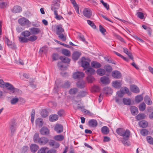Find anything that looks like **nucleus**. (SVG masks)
Returning a JSON list of instances; mask_svg holds the SVG:
<instances>
[{
    "mask_svg": "<svg viewBox=\"0 0 153 153\" xmlns=\"http://www.w3.org/2000/svg\"><path fill=\"white\" fill-rule=\"evenodd\" d=\"M81 53L77 51L74 52L72 55V58L74 60H77L81 55Z\"/></svg>",
    "mask_w": 153,
    "mask_h": 153,
    "instance_id": "2eb2a0df",
    "label": "nucleus"
},
{
    "mask_svg": "<svg viewBox=\"0 0 153 153\" xmlns=\"http://www.w3.org/2000/svg\"><path fill=\"white\" fill-rule=\"evenodd\" d=\"M82 66L84 69L87 68L89 66V62L85 61L82 60L81 61Z\"/></svg>",
    "mask_w": 153,
    "mask_h": 153,
    "instance_id": "cd10ccee",
    "label": "nucleus"
},
{
    "mask_svg": "<svg viewBox=\"0 0 153 153\" xmlns=\"http://www.w3.org/2000/svg\"><path fill=\"white\" fill-rule=\"evenodd\" d=\"M58 119V116L56 114H53L50 116L49 120L50 121L53 122L57 120Z\"/></svg>",
    "mask_w": 153,
    "mask_h": 153,
    "instance_id": "c756f323",
    "label": "nucleus"
},
{
    "mask_svg": "<svg viewBox=\"0 0 153 153\" xmlns=\"http://www.w3.org/2000/svg\"><path fill=\"white\" fill-rule=\"evenodd\" d=\"M83 14L85 16L88 18H90L92 15L91 11L88 8H85L83 10Z\"/></svg>",
    "mask_w": 153,
    "mask_h": 153,
    "instance_id": "39448f33",
    "label": "nucleus"
},
{
    "mask_svg": "<svg viewBox=\"0 0 153 153\" xmlns=\"http://www.w3.org/2000/svg\"><path fill=\"white\" fill-rule=\"evenodd\" d=\"M48 49V48L47 46H44L40 49L39 52L41 53H45L47 52Z\"/></svg>",
    "mask_w": 153,
    "mask_h": 153,
    "instance_id": "49530a36",
    "label": "nucleus"
},
{
    "mask_svg": "<svg viewBox=\"0 0 153 153\" xmlns=\"http://www.w3.org/2000/svg\"><path fill=\"white\" fill-rule=\"evenodd\" d=\"M57 65L59 69L61 70H64L66 69V67L62 65V62H58L57 64Z\"/></svg>",
    "mask_w": 153,
    "mask_h": 153,
    "instance_id": "6e6d98bb",
    "label": "nucleus"
},
{
    "mask_svg": "<svg viewBox=\"0 0 153 153\" xmlns=\"http://www.w3.org/2000/svg\"><path fill=\"white\" fill-rule=\"evenodd\" d=\"M62 53L63 54L66 56H69L71 55L70 51L66 49H62Z\"/></svg>",
    "mask_w": 153,
    "mask_h": 153,
    "instance_id": "72a5a7b5",
    "label": "nucleus"
},
{
    "mask_svg": "<svg viewBox=\"0 0 153 153\" xmlns=\"http://www.w3.org/2000/svg\"><path fill=\"white\" fill-rule=\"evenodd\" d=\"M89 126L93 127H96L97 125V123L96 120L91 119L88 122Z\"/></svg>",
    "mask_w": 153,
    "mask_h": 153,
    "instance_id": "6ab92c4d",
    "label": "nucleus"
},
{
    "mask_svg": "<svg viewBox=\"0 0 153 153\" xmlns=\"http://www.w3.org/2000/svg\"><path fill=\"white\" fill-rule=\"evenodd\" d=\"M84 75V74L82 72L77 71L73 74V77L75 79H79L83 77Z\"/></svg>",
    "mask_w": 153,
    "mask_h": 153,
    "instance_id": "423d86ee",
    "label": "nucleus"
},
{
    "mask_svg": "<svg viewBox=\"0 0 153 153\" xmlns=\"http://www.w3.org/2000/svg\"><path fill=\"white\" fill-rule=\"evenodd\" d=\"M87 94V92L85 91H80L77 94V97L79 98H82L85 96Z\"/></svg>",
    "mask_w": 153,
    "mask_h": 153,
    "instance_id": "a19ab883",
    "label": "nucleus"
},
{
    "mask_svg": "<svg viewBox=\"0 0 153 153\" xmlns=\"http://www.w3.org/2000/svg\"><path fill=\"white\" fill-rule=\"evenodd\" d=\"M22 10L21 7L20 6L17 5L14 6L11 9V11L14 13H20L21 12Z\"/></svg>",
    "mask_w": 153,
    "mask_h": 153,
    "instance_id": "4468645a",
    "label": "nucleus"
},
{
    "mask_svg": "<svg viewBox=\"0 0 153 153\" xmlns=\"http://www.w3.org/2000/svg\"><path fill=\"white\" fill-rule=\"evenodd\" d=\"M76 85L77 86L80 88H82L85 87V83L83 81H78Z\"/></svg>",
    "mask_w": 153,
    "mask_h": 153,
    "instance_id": "2f4dec72",
    "label": "nucleus"
},
{
    "mask_svg": "<svg viewBox=\"0 0 153 153\" xmlns=\"http://www.w3.org/2000/svg\"><path fill=\"white\" fill-rule=\"evenodd\" d=\"M40 132L42 135H48L49 133V130L46 127H43L40 130Z\"/></svg>",
    "mask_w": 153,
    "mask_h": 153,
    "instance_id": "9b49d317",
    "label": "nucleus"
},
{
    "mask_svg": "<svg viewBox=\"0 0 153 153\" xmlns=\"http://www.w3.org/2000/svg\"><path fill=\"white\" fill-rule=\"evenodd\" d=\"M123 101L125 105H129L131 104V100L129 98H123Z\"/></svg>",
    "mask_w": 153,
    "mask_h": 153,
    "instance_id": "ea45409f",
    "label": "nucleus"
},
{
    "mask_svg": "<svg viewBox=\"0 0 153 153\" xmlns=\"http://www.w3.org/2000/svg\"><path fill=\"white\" fill-rule=\"evenodd\" d=\"M88 24L94 29H96V27L94 23L92 21L90 20H87Z\"/></svg>",
    "mask_w": 153,
    "mask_h": 153,
    "instance_id": "4d7b16f0",
    "label": "nucleus"
},
{
    "mask_svg": "<svg viewBox=\"0 0 153 153\" xmlns=\"http://www.w3.org/2000/svg\"><path fill=\"white\" fill-rule=\"evenodd\" d=\"M130 89L132 92L137 93L139 92V89L138 87L136 85H132L130 86Z\"/></svg>",
    "mask_w": 153,
    "mask_h": 153,
    "instance_id": "412c9836",
    "label": "nucleus"
},
{
    "mask_svg": "<svg viewBox=\"0 0 153 153\" xmlns=\"http://www.w3.org/2000/svg\"><path fill=\"white\" fill-rule=\"evenodd\" d=\"M56 29V33L57 35L60 34L64 31V29L62 28V25L61 24L57 25Z\"/></svg>",
    "mask_w": 153,
    "mask_h": 153,
    "instance_id": "f8f14e48",
    "label": "nucleus"
},
{
    "mask_svg": "<svg viewBox=\"0 0 153 153\" xmlns=\"http://www.w3.org/2000/svg\"><path fill=\"white\" fill-rule=\"evenodd\" d=\"M143 99V97L141 95H138L135 97V101L137 103H139Z\"/></svg>",
    "mask_w": 153,
    "mask_h": 153,
    "instance_id": "a18cd8bd",
    "label": "nucleus"
},
{
    "mask_svg": "<svg viewBox=\"0 0 153 153\" xmlns=\"http://www.w3.org/2000/svg\"><path fill=\"white\" fill-rule=\"evenodd\" d=\"M59 59L62 62L66 63H69L70 61V59L65 56H61L59 57Z\"/></svg>",
    "mask_w": 153,
    "mask_h": 153,
    "instance_id": "aec40b11",
    "label": "nucleus"
},
{
    "mask_svg": "<svg viewBox=\"0 0 153 153\" xmlns=\"http://www.w3.org/2000/svg\"><path fill=\"white\" fill-rule=\"evenodd\" d=\"M39 137V134L38 133H36L35 134L33 137V140L35 143H38Z\"/></svg>",
    "mask_w": 153,
    "mask_h": 153,
    "instance_id": "c03bdc74",
    "label": "nucleus"
},
{
    "mask_svg": "<svg viewBox=\"0 0 153 153\" xmlns=\"http://www.w3.org/2000/svg\"><path fill=\"white\" fill-rule=\"evenodd\" d=\"M131 111L133 115H135L138 113V109L135 106H132L131 107Z\"/></svg>",
    "mask_w": 153,
    "mask_h": 153,
    "instance_id": "4be33fe9",
    "label": "nucleus"
},
{
    "mask_svg": "<svg viewBox=\"0 0 153 153\" xmlns=\"http://www.w3.org/2000/svg\"><path fill=\"white\" fill-rule=\"evenodd\" d=\"M49 141V139L45 137H42L39 139L38 143L40 145H45Z\"/></svg>",
    "mask_w": 153,
    "mask_h": 153,
    "instance_id": "20e7f679",
    "label": "nucleus"
},
{
    "mask_svg": "<svg viewBox=\"0 0 153 153\" xmlns=\"http://www.w3.org/2000/svg\"><path fill=\"white\" fill-rule=\"evenodd\" d=\"M101 131L103 134H107L109 132V129L107 127L104 126L102 128Z\"/></svg>",
    "mask_w": 153,
    "mask_h": 153,
    "instance_id": "bb28decb",
    "label": "nucleus"
},
{
    "mask_svg": "<svg viewBox=\"0 0 153 153\" xmlns=\"http://www.w3.org/2000/svg\"><path fill=\"white\" fill-rule=\"evenodd\" d=\"M43 124V122L41 118H38L36 120V126L41 127Z\"/></svg>",
    "mask_w": 153,
    "mask_h": 153,
    "instance_id": "b1692460",
    "label": "nucleus"
},
{
    "mask_svg": "<svg viewBox=\"0 0 153 153\" xmlns=\"http://www.w3.org/2000/svg\"><path fill=\"white\" fill-rule=\"evenodd\" d=\"M78 37L79 38V39L80 40H81V41H82L86 43H87L85 41V38L83 35H82L81 33H78Z\"/></svg>",
    "mask_w": 153,
    "mask_h": 153,
    "instance_id": "864d4df0",
    "label": "nucleus"
},
{
    "mask_svg": "<svg viewBox=\"0 0 153 153\" xmlns=\"http://www.w3.org/2000/svg\"><path fill=\"white\" fill-rule=\"evenodd\" d=\"M104 68L107 72H110L112 71V68L110 65H106L104 67Z\"/></svg>",
    "mask_w": 153,
    "mask_h": 153,
    "instance_id": "338daca9",
    "label": "nucleus"
},
{
    "mask_svg": "<svg viewBox=\"0 0 153 153\" xmlns=\"http://www.w3.org/2000/svg\"><path fill=\"white\" fill-rule=\"evenodd\" d=\"M60 2L58 0H54L52 2L51 5V9L52 11H56V10L58 9L59 7Z\"/></svg>",
    "mask_w": 153,
    "mask_h": 153,
    "instance_id": "f03ea898",
    "label": "nucleus"
},
{
    "mask_svg": "<svg viewBox=\"0 0 153 153\" xmlns=\"http://www.w3.org/2000/svg\"><path fill=\"white\" fill-rule=\"evenodd\" d=\"M96 72L98 75L102 76L105 74V69L103 68H100L97 70Z\"/></svg>",
    "mask_w": 153,
    "mask_h": 153,
    "instance_id": "a878e982",
    "label": "nucleus"
},
{
    "mask_svg": "<svg viewBox=\"0 0 153 153\" xmlns=\"http://www.w3.org/2000/svg\"><path fill=\"white\" fill-rule=\"evenodd\" d=\"M35 114V110L33 109L31 114V121L32 123L34 121Z\"/></svg>",
    "mask_w": 153,
    "mask_h": 153,
    "instance_id": "69168bd1",
    "label": "nucleus"
},
{
    "mask_svg": "<svg viewBox=\"0 0 153 153\" xmlns=\"http://www.w3.org/2000/svg\"><path fill=\"white\" fill-rule=\"evenodd\" d=\"M116 132L118 134L123 137L124 140H128L130 134V131L129 130H125L123 128H119L116 129Z\"/></svg>",
    "mask_w": 153,
    "mask_h": 153,
    "instance_id": "f257e3e1",
    "label": "nucleus"
},
{
    "mask_svg": "<svg viewBox=\"0 0 153 153\" xmlns=\"http://www.w3.org/2000/svg\"><path fill=\"white\" fill-rule=\"evenodd\" d=\"M101 82L104 84H108L110 82L109 79L106 76H104L100 79Z\"/></svg>",
    "mask_w": 153,
    "mask_h": 153,
    "instance_id": "f3484780",
    "label": "nucleus"
},
{
    "mask_svg": "<svg viewBox=\"0 0 153 153\" xmlns=\"http://www.w3.org/2000/svg\"><path fill=\"white\" fill-rule=\"evenodd\" d=\"M37 39V37L35 35H33L29 37L28 38V40L31 42H34Z\"/></svg>",
    "mask_w": 153,
    "mask_h": 153,
    "instance_id": "052dcab7",
    "label": "nucleus"
},
{
    "mask_svg": "<svg viewBox=\"0 0 153 153\" xmlns=\"http://www.w3.org/2000/svg\"><path fill=\"white\" fill-rule=\"evenodd\" d=\"M112 85L115 88H119L121 87V81L120 80L113 81L112 82Z\"/></svg>",
    "mask_w": 153,
    "mask_h": 153,
    "instance_id": "ddd939ff",
    "label": "nucleus"
},
{
    "mask_svg": "<svg viewBox=\"0 0 153 153\" xmlns=\"http://www.w3.org/2000/svg\"><path fill=\"white\" fill-rule=\"evenodd\" d=\"M105 92L107 94H111L113 92L111 88L109 87H106L104 88Z\"/></svg>",
    "mask_w": 153,
    "mask_h": 153,
    "instance_id": "de8ad7c7",
    "label": "nucleus"
},
{
    "mask_svg": "<svg viewBox=\"0 0 153 153\" xmlns=\"http://www.w3.org/2000/svg\"><path fill=\"white\" fill-rule=\"evenodd\" d=\"M144 100L145 102L148 105H151L152 103L150 98L148 96H146L144 98Z\"/></svg>",
    "mask_w": 153,
    "mask_h": 153,
    "instance_id": "7c9ffc66",
    "label": "nucleus"
},
{
    "mask_svg": "<svg viewBox=\"0 0 153 153\" xmlns=\"http://www.w3.org/2000/svg\"><path fill=\"white\" fill-rule=\"evenodd\" d=\"M4 41L5 43L7 44L9 47H10V45H12V42L10 41L9 39L7 37H5L4 39Z\"/></svg>",
    "mask_w": 153,
    "mask_h": 153,
    "instance_id": "bf43d9fd",
    "label": "nucleus"
},
{
    "mask_svg": "<svg viewBox=\"0 0 153 153\" xmlns=\"http://www.w3.org/2000/svg\"><path fill=\"white\" fill-rule=\"evenodd\" d=\"M91 65L92 67L96 68H100L101 67V65L99 63L95 61L91 62Z\"/></svg>",
    "mask_w": 153,
    "mask_h": 153,
    "instance_id": "393cba45",
    "label": "nucleus"
},
{
    "mask_svg": "<svg viewBox=\"0 0 153 153\" xmlns=\"http://www.w3.org/2000/svg\"><path fill=\"white\" fill-rule=\"evenodd\" d=\"M148 142L151 144H153V138L150 136H148L146 137Z\"/></svg>",
    "mask_w": 153,
    "mask_h": 153,
    "instance_id": "680f3d73",
    "label": "nucleus"
},
{
    "mask_svg": "<svg viewBox=\"0 0 153 153\" xmlns=\"http://www.w3.org/2000/svg\"><path fill=\"white\" fill-rule=\"evenodd\" d=\"M112 76L115 78L119 79L121 77V73L117 71H114L111 73Z\"/></svg>",
    "mask_w": 153,
    "mask_h": 153,
    "instance_id": "1a4fd4ad",
    "label": "nucleus"
},
{
    "mask_svg": "<svg viewBox=\"0 0 153 153\" xmlns=\"http://www.w3.org/2000/svg\"><path fill=\"white\" fill-rule=\"evenodd\" d=\"M145 115L144 114H139L137 115L136 117V119L138 120L143 119L144 118Z\"/></svg>",
    "mask_w": 153,
    "mask_h": 153,
    "instance_id": "8fccbe9b",
    "label": "nucleus"
},
{
    "mask_svg": "<svg viewBox=\"0 0 153 153\" xmlns=\"http://www.w3.org/2000/svg\"><path fill=\"white\" fill-rule=\"evenodd\" d=\"M18 22L20 25L23 26L29 25L31 24L28 19L25 17H22L19 19Z\"/></svg>",
    "mask_w": 153,
    "mask_h": 153,
    "instance_id": "7ed1b4c3",
    "label": "nucleus"
},
{
    "mask_svg": "<svg viewBox=\"0 0 153 153\" xmlns=\"http://www.w3.org/2000/svg\"><path fill=\"white\" fill-rule=\"evenodd\" d=\"M148 131L146 129H143L140 130V133L143 136H145L148 134Z\"/></svg>",
    "mask_w": 153,
    "mask_h": 153,
    "instance_id": "603ef678",
    "label": "nucleus"
},
{
    "mask_svg": "<svg viewBox=\"0 0 153 153\" xmlns=\"http://www.w3.org/2000/svg\"><path fill=\"white\" fill-rule=\"evenodd\" d=\"M86 79L88 82L92 83L94 81V77L91 75H88L86 77Z\"/></svg>",
    "mask_w": 153,
    "mask_h": 153,
    "instance_id": "79ce46f5",
    "label": "nucleus"
},
{
    "mask_svg": "<svg viewBox=\"0 0 153 153\" xmlns=\"http://www.w3.org/2000/svg\"><path fill=\"white\" fill-rule=\"evenodd\" d=\"M121 91L122 93L125 94V93L129 94V89L126 87L122 88L121 89Z\"/></svg>",
    "mask_w": 153,
    "mask_h": 153,
    "instance_id": "37998d69",
    "label": "nucleus"
},
{
    "mask_svg": "<svg viewBox=\"0 0 153 153\" xmlns=\"http://www.w3.org/2000/svg\"><path fill=\"white\" fill-rule=\"evenodd\" d=\"M57 35H58L59 38L62 41H65L66 40V36H65L62 33Z\"/></svg>",
    "mask_w": 153,
    "mask_h": 153,
    "instance_id": "0e129e2a",
    "label": "nucleus"
},
{
    "mask_svg": "<svg viewBox=\"0 0 153 153\" xmlns=\"http://www.w3.org/2000/svg\"><path fill=\"white\" fill-rule=\"evenodd\" d=\"M139 124L141 127L142 128H146L147 126L148 123L146 121L143 120L140 122Z\"/></svg>",
    "mask_w": 153,
    "mask_h": 153,
    "instance_id": "e433bc0d",
    "label": "nucleus"
},
{
    "mask_svg": "<svg viewBox=\"0 0 153 153\" xmlns=\"http://www.w3.org/2000/svg\"><path fill=\"white\" fill-rule=\"evenodd\" d=\"M64 138V136L62 134L58 135L54 137V139L57 141H62Z\"/></svg>",
    "mask_w": 153,
    "mask_h": 153,
    "instance_id": "c85d7f7f",
    "label": "nucleus"
},
{
    "mask_svg": "<svg viewBox=\"0 0 153 153\" xmlns=\"http://www.w3.org/2000/svg\"><path fill=\"white\" fill-rule=\"evenodd\" d=\"M54 14L55 16V18L56 19L59 20L64 19V18L61 16L58 15L57 12L56 11H54Z\"/></svg>",
    "mask_w": 153,
    "mask_h": 153,
    "instance_id": "4c0bfd02",
    "label": "nucleus"
},
{
    "mask_svg": "<svg viewBox=\"0 0 153 153\" xmlns=\"http://www.w3.org/2000/svg\"><path fill=\"white\" fill-rule=\"evenodd\" d=\"M19 41L21 42L26 43L28 41V39L26 37H22L21 36H18Z\"/></svg>",
    "mask_w": 153,
    "mask_h": 153,
    "instance_id": "f704fd0d",
    "label": "nucleus"
},
{
    "mask_svg": "<svg viewBox=\"0 0 153 153\" xmlns=\"http://www.w3.org/2000/svg\"><path fill=\"white\" fill-rule=\"evenodd\" d=\"M78 91L77 88H73L71 89L69 91V94L71 95H74L76 94Z\"/></svg>",
    "mask_w": 153,
    "mask_h": 153,
    "instance_id": "473e14b6",
    "label": "nucleus"
},
{
    "mask_svg": "<svg viewBox=\"0 0 153 153\" xmlns=\"http://www.w3.org/2000/svg\"><path fill=\"white\" fill-rule=\"evenodd\" d=\"M146 105L144 102H143L139 106V110L141 111H143L146 109Z\"/></svg>",
    "mask_w": 153,
    "mask_h": 153,
    "instance_id": "58836bf2",
    "label": "nucleus"
},
{
    "mask_svg": "<svg viewBox=\"0 0 153 153\" xmlns=\"http://www.w3.org/2000/svg\"><path fill=\"white\" fill-rule=\"evenodd\" d=\"M85 73L88 75H91L95 73V71L93 68L90 67L87 68L85 71Z\"/></svg>",
    "mask_w": 153,
    "mask_h": 153,
    "instance_id": "a211bd4d",
    "label": "nucleus"
},
{
    "mask_svg": "<svg viewBox=\"0 0 153 153\" xmlns=\"http://www.w3.org/2000/svg\"><path fill=\"white\" fill-rule=\"evenodd\" d=\"M28 149V147L27 146H24L23 147L22 150V153H26Z\"/></svg>",
    "mask_w": 153,
    "mask_h": 153,
    "instance_id": "774afa93",
    "label": "nucleus"
},
{
    "mask_svg": "<svg viewBox=\"0 0 153 153\" xmlns=\"http://www.w3.org/2000/svg\"><path fill=\"white\" fill-rule=\"evenodd\" d=\"M31 34L32 35H36L41 32L40 29L38 28L33 27L29 29Z\"/></svg>",
    "mask_w": 153,
    "mask_h": 153,
    "instance_id": "6e6552de",
    "label": "nucleus"
},
{
    "mask_svg": "<svg viewBox=\"0 0 153 153\" xmlns=\"http://www.w3.org/2000/svg\"><path fill=\"white\" fill-rule=\"evenodd\" d=\"M48 149V148L47 147H42L38 150L37 153H45L46 150Z\"/></svg>",
    "mask_w": 153,
    "mask_h": 153,
    "instance_id": "13d9d810",
    "label": "nucleus"
},
{
    "mask_svg": "<svg viewBox=\"0 0 153 153\" xmlns=\"http://www.w3.org/2000/svg\"><path fill=\"white\" fill-rule=\"evenodd\" d=\"M63 129V126L60 124H56L54 127V130L58 134L62 132Z\"/></svg>",
    "mask_w": 153,
    "mask_h": 153,
    "instance_id": "0eeeda50",
    "label": "nucleus"
},
{
    "mask_svg": "<svg viewBox=\"0 0 153 153\" xmlns=\"http://www.w3.org/2000/svg\"><path fill=\"white\" fill-rule=\"evenodd\" d=\"M4 86L8 90H10L12 93H14V92L15 88L12 85L9 83L7 82L5 83Z\"/></svg>",
    "mask_w": 153,
    "mask_h": 153,
    "instance_id": "9d476101",
    "label": "nucleus"
},
{
    "mask_svg": "<svg viewBox=\"0 0 153 153\" xmlns=\"http://www.w3.org/2000/svg\"><path fill=\"white\" fill-rule=\"evenodd\" d=\"M99 30L104 35H105V32H106V30L101 25L99 26Z\"/></svg>",
    "mask_w": 153,
    "mask_h": 153,
    "instance_id": "5fc2aeb1",
    "label": "nucleus"
},
{
    "mask_svg": "<svg viewBox=\"0 0 153 153\" xmlns=\"http://www.w3.org/2000/svg\"><path fill=\"white\" fill-rule=\"evenodd\" d=\"M70 84H71L70 82L68 81H66L62 85V87L63 88H68L70 86Z\"/></svg>",
    "mask_w": 153,
    "mask_h": 153,
    "instance_id": "3c124183",
    "label": "nucleus"
},
{
    "mask_svg": "<svg viewBox=\"0 0 153 153\" xmlns=\"http://www.w3.org/2000/svg\"><path fill=\"white\" fill-rule=\"evenodd\" d=\"M41 114L43 117H45L48 115V113L46 109L42 110L41 112Z\"/></svg>",
    "mask_w": 153,
    "mask_h": 153,
    "instance_id": "09e8293b",
    "label": "nucleus"
},
{
    "mask_svg": "<svg viewBox=\"0 0 153 153\" xmlns=\"http://www.w3.org/2000/svg\"><path fill=\"white\" fill-rule=\"evenodd\" d=\"M16 128V124L15 123H12L10 128V131L12 134H13L15 132Z\"/></svg>",
    "mask_w": 153,
    "mask_h": 153,
    "instance_id": "dca6fc26",
    "label": "nucleus"
},
{
    "mask_svg": "<svg viewBox=\"0 0 153 153\" xmlns=\"http://www.w3.org/2000/svg\"><path fill=\"white\" fill-rule=\"evenodd\" d=\"M30 148L31 152H36L39 149V146L37 145L33 144L31 145Z\"/></svg>",
    "mask_w": 153,
    "mask_h": 153,
    "instance_id": "5701e85b",
    "label": "nucleus"
},
{
    "mask_svg": "<svg viewBox=\"0 0 153 153\" xmlns=\"http://www.w3.org/2000/svg\"><path fill=\"white\" fill-rule=\"evenodd\" d=\"M31 34L30 32L28 30H25L21 33V35L24 37H29Z\"/></svg>",
    "mask_w": 153,
    "mask_h": 153,
    "instance_id": "c9c22d12",
    "label": "nucleus"
},
{
    "mask_svg": "<svg viewBox=\"0 0 153 153\" xmlns=\"http://www.w3.org/2000/svg\"><path fill=\"white\" fill-rule=\"evenodd\" d=\"M19 99L17 98H12L10 101V102L11 104L14 105L16 104L19 101Z\"/></svg>",
    "mask_w": 153,
    "mask_h": 153,
    "instance_id": "e2e57ef3",
    "label": "nucleus"
}]
</instances>
